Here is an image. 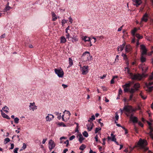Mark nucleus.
<instances>
[{"instance_id":"1","label":"nucleus","mask_w":153,"mask_h":153,"mask_svg":"<svg viewBox=\"0 0 153 153\" xmlns=\"http://www.w3.org/2000/svg\"><path fill=\"white\" fill-rule=\"evenodd\" d=\"M126 72L129 74L131 78L134 80H140L142 78V75L139 74H133L132 73L130 72V70L128 67L125 68Z\"/></svg>"},{"instance_id":"2","label":"nucleus","mask_w":153,"mask_h":153,"mask_svg":"<svg viewBox=\"0 0 153 153\" xmlns=\"http://www.w3.org/2000/svg\"><path fill=\"white\" fill-rule=\"evenodd\" d=\"M147 145V142L146 140H143L140 138L137 144L136 145V147H139L141 149H143L145 151H147L148 148L145 147V146Z\"/></svg>"},{"instance_id":"3","label":"nucleus","mask_w":153,"mask_h":153,"mask_svg":"<svg viewBox=\"0 0 153 153\" xmlns=\"http://www.w3.org/2000/svg\"><path fill=\"white\" fill-rule=\"evenodd\" d=\"M131 83L129 82V83H126L122 86L123 88H124V91L125 92H129L131 94H133L136 91L134 89L131 88L130 89L129 88L131 85Z\"/></svg>"},{"instance_id":"4","label":"nucleus","mask_w":153,"mask_h":153,"mask_svg":"<svg viewBox=\"0 0 153 153\" xmlns=\"http://www.w3.org/2000/svg\"><path fill=\"white\" fill-rule=\"evenodd\" d=\"M123 110L126 112L125 114L128 116L129 114L133 112H135L137 110V108H133V107L130 105H125L123 107Z\"/></svg>"},{"instance_id":"5","label":"nucleus","mask_w":153,"mask_h":153,"mask_svg":"<svg viewBox=\"0 0 153 153\" xmlns=\"http://www.w3.org/2000/svg\"><path fill=\"white\" fill-rule=\"evenodd\" d=\"M55 73L57 74L59 77H62L64 75V72L62 69L60 68V69L55 68L54 69Z\"/></svg>"},{"instance_id":"6","label":"nucleus","mask_w":153,"mask_h":153,"mask_svg":"<svg viewBox=\"0 0 153 153\" xmlns=\"http://www.w3.org/2000/svg\"><path fill=\"white\" fill-rule=\"evenodd\" d=\"M90 56V53L85 51L83 54L82 58L84 61H86L89 60Z\"/></svg>"},{"instance_id":"7","label":"nucleus","mask_w":153,"mask_h":153,"mask_svg":"<svg viewBox=\"0 0 153 153\" xmlns=\"http://www.w3.org/2000/svg\"><path fill=\"white\" fill-rule=\"evenodd\" d=\"M82 72V74L83 75L86 74L88 72V66H84L82 67V68L81 69Z\"/></svg>"},{"instance_id":"8","label":"nucleus","mask_w":153,"mask_h":153,"mask_svg":"<svg viewBox=\"0 0 153 153\" xmlns=\"http://www.w3.org/2000/svg\"><path fill=\"white\" fill-rule=\"evenodd\" d=\"M147 123L149 126V128L150 130V135L152 138L153 139V133H152V132H153V128L152 126V123L148 121H147Z\"/></svg>"},{"instance_id":"9","label":"nucleus","mask_w":153,"mask_h":153,"mask_svg":"<svg viewBox=\"0 0 153 153\" xmlns=\"http://www.w3.org/2000/svg\"><path fill=\"white\" fill-rule=\"evenodd\" d=\"M49 144L50 145L49 146V149L50 151L54 148L55 147V144L54 142L52 140H50L49 142Z\"/></svg>"},{"instance_id":"10","label":"nucleus","mask_w":153,"mask_h":153,"mask_svg":"<svg viewBox=\"0 0 153 153\" xmlns=\"http://www.w3.org/2000/svg\"><path fill=\"white\" fill-rule=\"evenodd\" d=\"M139 67L140 68H141L142 71L144 72H146L148 69V67L145 66V64H141L139 66Z\"/></svg>"},{"instance_id":"11","label":"nucleus","mask_w":153,"mask_h":153,"mask_svg":"<svg viewBox=\"0 0 153 153\" xmlns=\"http://www.w3.org/2000/svg\"><path fill=\"white\" fill-rule=\"evenodd\" d=\"M140 48L142 50V54H146L147 53V50L145 46L143 45H140Z\"/></svg>"},{"instance_id":"12","label":"nucleus","mask_w":153,"mask_h":153,"mask_svg":"<svg viewBox=\"0 0 153 153\" xmlns=\"http://www.w3.org/2000/svg\"><path fill=\"white\" fill-rule=\"evenodd\" d=\"M90 123H88L87 124L86 126L87 127V128L88 131H90L92 129L93 126H94V124L92 122H90Z\"/></svg>"},{"instance_id":"13","label":"nucleus","mask_w":153,"mask_h":153,"mask_svg":"<svg viewBox=\"0 0 153 153\" xmlns=\"http://www.w3.org/2000/svg\"><path fill=\"white\" fill-rule=\"evenodd\" d=\"M148 14L146 13L143 16L141 19L142 21H144L146 22L148 20Z\"/></svg>"},{"instance_id":"14","label":"nucleus","mask_w":153,"mask_h":153,"mask_svg":"<svg viewBox=\"0 0 153 153\" xmlns=\"http://www.w3.org/2000/svg\"><path fill=\"white\" fill-rule=\"evenodd\" d=\"M130 119L134 123H137L138 122L137 118L136 117H133V115L131 116Z\"/></svg>"},{"instance_id":"15","label":"nucleus","mask_w":153,"mask_h":153,"mask_svg":"<svg viewBox=\"0 0 153 153\" xmlns=\"http://www.w3.org/2000/svg\"><path fill=\"white\" fill-rule=\"evenodd\" d=\"M77 137H79V140L80 143H82L83 140L85 139V138L83 137L82 135L81 134V133H80L78 134Z\"/></svg>"},{"instance_id":"16","label":"nucleus","mask_w":153,"mask_h":153,"mask_svg":"<svg viewBox=\"0 0 153 153\" xmlns=\"http://www.w3.org/2000/svg\"><path fill=\"white\" fill-rule=\"evenodd\" d=\"M133 1V4L136 5L137 7L138 6L142 3L141 0H134Z\"/></svg>"},{"instance_id":"17","label":"nucleus","mask_w":153,"mask_h":153,"mask_svg":"<svg viewBox=\"0 0 153 153\" xmlns=\"http://www.w3.org/2000/svg\"><path fill=\"white\" fill-rule=\"evenodd\" d=\"M54 117V116L53 115L51 114H48V116L46 117V119L47 121H50L52 120Z\"/></svg>"},{"instance_id":"18","label":"nucleus","mask_w":153,"mask_h":153,"mask_svg":"<svg viewBox=\"0 0 153 153\" xmlns=\"http://www.w3.org/2000/svg\"><path fill=\"white\" fill-rule=\"evenodd\" d=\"M30 107V108H31L30 109H32L33 110H34L35 109H36L37 108H35V107H36V106L35 105V103H30V105L29 106Z\"/></svg>"},{"instance_id":"19","label":"nucleus","mask_w":153,"mask_h":153,"mask_svg":"<svg viewBox=\"0 0 153 153\" xmlns=\"http://www.w3.org/2000/svg\"><path fill=\"white\" fill-rule=\"evenodd\" d=\"M132 50V48L130 45H127L126 47L125 50L126 52H129Z\"/></svg>"},{"instance_id":"20","label":"nucleus","mask_w":153,"mask_h":153,"mask_svg":"<svg viewBox=\"0 0 153 153\" xmlns=\"http://www.w3.org/2000/svg\"><path fill=\"white\" fill-rule=\"evenodd\" d=\"M51 14L52 17V20L53 21H55L57 19L56 16L53 12L52 11L51 12Z\"/></svg>"},{"instance_id":"21","label":"nucleus","mask_w":153,"mask_h":153,"mask_svg":"<svg viewBox=\"0 0 153 153\" xmlns=\"http://www.w3.org/2000/svg\"><path fill=\"white\" fill-rule=\"evenodd\" d=\"M125 46V44L123 43L122 45L118 47V51H122L123 49Z\"/></svg>"},{"instance_id":"22","label":"nucleus","mask_w":153,"mask_h":153,"mask_svg":"<svg viewBox=\"0 0 153 153\" xmlns=\"http://www.w3.org/2000/svg\"><path fill=\"white\" fill-rule=\"evenodd\" d=\"M137 30V29L136 27H134V29L131 30V33L132 35L133 36H135V33Z\"/></svg>"},{"instance_id":"23","label":"nucleus","mask_w":153,"mask_h":153,"mask_svg":"<svg viewBox=\"0 0 153 153\" xmlns=\"http://www.w3.org/2000/svg\"><path fill=\"white\" fill-rule=\"evenodd\" d=\"M140 84L139 83H135L134 85V88L136 91L138 90V89L140 87Z\"/></svg>"},{"instance_id":"24","label":"nucleus","mask_w":153,"mask_h":153,"mask_svg":"<svg viewBox=\"0 0 153 153\" xmlns=\"http://www.w3.org/2000/svg\"><path fill=\"white\" fill-rule=\"evenodd\" d=\"M66 41V40L64 36H63L61 37V43H65Z\"/></svg>"},{"instance_id":"25","label":"nucleus","mask_w":153,"mask_h":153,"mask_svg":"<svg viewBox=\"0 0 153 153\" xmlns=\"http://www.w3.org/2000/svg\"><path fill=\"white\" fill-rule=\"evenodd\" d=\"M82 39L85 42L90 41V38L88 37L85 36L82 38Z\"/></svg>"},{"instance_id":"26","label":"nucleus","mask_w":153,"mask_h":153,"mask_svg":"<svg viewBox=\"0 0 153 153\" xmlns=\"http://www.w3.org/2000/svg\"><path fill=\"white\" fill-rule=\"evenodd\" d=\"M111 135L112 137V138L111 139V140L112 141H113L114 142H115L116 141V138H115V135H114V134L112 133H111Z\"/></svg>"},{"instance_id":"27","label":"nucleus","mask_w":153,"mask_h":153,"mask_svg":"<svg viewBox=\"0 0 153 153\" xmlns=\"http://www.w3.org/2000/svg\"><path fill=\"white\" fill-rule=\"evenodd\" d=\"M12 7H10L9 6L7 7H5L4 8V12H7L9 10H10V9H12Z\"/></svg>"},{"instance_id":"28","label":"nucleus","mask_w":153,"mask_h":153,"mask_svg":"<svg viewBox=\"0 0 153 153\" xmlns=\"http://www.w3.org/2000/svg\"><path fill=\"white\" fill-rule=\"evenodd\" d=\"M9 108L8 107L6 106L3 107L2 108V110H3L4 111H5L6 113H7L8 112V111L7 110Z\"/></svg>"},{"instance_id":"29","label":"nucleus","mask_w":153,"mask_h":153,"mask_svg":"<svg viewBox=\"0 0 153 153\" xmlns=\"http://www.w3.org/2000/svg\"><path fill=\"white\" fill-rule=\"evenodd\" d=\"M135 36L137 38H138V39H141L143 38V36H140L139 33L136 34Z\"/></svg>"},{"instance_id":"30","label":"nucleus","mask_w":153,"mask_h":153,"mask_svg":"<svg viewBox=\"0 0 153 153\" xmlns=\"http://www.w3.org/2000/svg\"><path fill=\"white\" fill-rule=\"evenodd\" d=\"M85 148V146L83 144H82L80 147L79 149L81 150H83Z\"/></svg>"},{"instance_id":"31","label":"nucleus","mask_w":153,"mask_h":153,"mask_svg":"<svg viewBox=\"0 0 153 153\" xmlns=\"http://www.w3.org/2000/svg\"><path fill=\"white\" fill-rule=\"evenodd\" d=\"M140 60L142 62H144L146 61V58L144 57L143 56H142L141 57Z\"/></svg>"},{"instance_id":"32","label":"nucleus","mask_w":153,"mask_h":153,"mask_svg":"<svg viewBox=\"0 0 153 153\" xmlns=\"http://www.w3.org/2000/svg\"><path fill=\"white\" fill-rule=\"evenodd\" d=\"M82 134L84 137H88V133L86 131H84V132Z\"/></svg>"},{"instance_id":"33","label":"nucleus","mask_w":153,"mask_h":153,"mask_svg":"<svg viewBox=\"0 0 153 153\" xmlns=\"http://www.w3.org/2000/svg\"><path fill=\"white\" fill-rule=\"evenodd\" d=\"M69 66H71L72 65L73 63V61H72V59H71L70 58H69Z\"/></svg>"},{"instance_id":"34","label":"nucleus","mask_w":153,"mask_h":153,"mask_svg":"<svg viewBox=\"0 0 153 153\" xmlns=\"http://www.w3.org/2000/svg\"><path fill=\"white\" fill-rule=\"evenodd\" d=\"M95 119V117L94 115H92L91 117L90 118V120H88L89 122H90L91 120L92 121L93 120Z\"/></svg>"},{"instance_id":"35","label":"nucleus","mask_w":153,"mask_h":153,"mask_svg":"<svg viewBox=\"0 0 153 153\" xmlns=\"http://www.w3.org/2000/svg\"><path fill=\"white\" fill-rule=\"evenodd\" d=\"M68 21V20H66L65 19H63L62 21V25L63 26H64V25L65 23H67Z\"/></svg>"},{"instance_id":"36","label":"nucleus","mask_w":153,"mask_h":153,"mask_svg":"<svg viewBox=\"0 0 153 153\" xmlns=\"http://www.w3.org/2000/svg\"><path fill=\"white\" fill-rule=\"evenodd\" d=\"M65 33H66V38L69 39V37H70V34L68 33V31H66Z\"/></svg>"},{"instance_id":"37","label":"nucleus","mask_w":153,"mask_h":153,"mask_svg":"<svg viewBox=\"0 0 153 153\" xmlns=\"http://www.w3.org/2000/svg\"><path fill=\"white\" fill-rule=\"evenodd\" d=\"M19 119L18 117H16L14 119V122L16 124H17L19 122Z\"/></svg>"},{"instance_id":"38","label":"nucleus","mask_w":153,"mask_h":153,"mask_svg":"<svg viewBox=\"0 0 153 153\" xmlns=\"http://www.w3.org/2000/svg\"><path fill=\"white\" fill-rule=\"evenodd\" d=\"M101 128H96L95 131V134L97 133L99 131L101 130Z\"/></svg>"},{"instance_id":"39","label":"nucleus","mask_w":153,"mask_h":153,"mask_svg":"<svg viewBox=\"0 0 153 153\" xmlns=\"http://www.w3.org/2000/svg\"><path fill=\"white\" fill-rule=\"evenodd\" d=\"M67 138L66 137H62L60 138V143H62L63 142V141L62 140L63 139H66Z\"/></svg>"},{"instance_id":"40","label":"nucleus","mask_w":153,"mask_h":153,"mask_svg":"<svg viewBox=\"0 0 153 153\" xmlns=\"http://www.w3.org/2000/svg\"><path fill=\"white\" fill-rule=\"evenodd\" d=\"M1 115L4 118H5V117H6V116L7 115L5 113H4V112H3L2 111V110H1Z\"/></svg>"},{"instance_id":"41","label":"nucleus","mask_w":153,"mask_h":153,"mask_svg":"<svg viewBox=\"0 0 153 153\" xmlns=\"http://www.w3.org/2000/svg\"><path fill=\"white\" fill-rule=\"evenodd\" d=\"M78 40L77 39L76 37H74L72 38V42H76Z\"/></svg>"},{"instance_id":"42","label":"nucleus","mask_w":153,"mask_h":153,"mask_svg":"<svg viewBox=\"0 0 153 153\" xmlns=\"http://www.w3.org/2000/svg\"><path fill=\"white\" fill-rule=\"evenodd\" d=\"M95 140H96V141L97 142H99L100 143H101V141L100 140H98V135L97 134L96 135V136H95Z\"/></svg>"},{"instance_id":"43","label":"nucleus","mask_w":153,"mask_h":153,"mask_svg":"<svg viewBox=\"0 0 153 153\" xmlns=\"http://www.w3.org/2000/svg\"><path fill=\"white\" fill-rule=\"evenodd\" d=\"M64 144H66V147L68 146L69 144V140H67L66 141L64 142Z\"/></svg>"},{"instance_id":"44","label":"nucleus","mask_w":153,"mask_h":153,"mask_svg":"<svg viewBox=\"0 0 153 153\" xmlns=\"http://www.w3.org/2000/svg\"><path fill=\"white\" fill-rule=\"evenodd\" d=\"M140 95L141 97L142 98H143V100H145L146 98V96H144L142 94V93H141L140 94Z\"/></svg>"},{"instance_id":"45","label":"nucleus","mask_w":153,"mask_h":153,"mask_svg":"<svg viewBox=\"0 0 153 153\" xmlns=\"http://www.w3.org/2000/svg\"><path fill=\"white\" fill-rule=\"evenodd\" d=\"M133 94H131L129 98L128 99V101H131L133 98Z\"/></svg>"},{"instance_id":"46","label":"nucleus","mask_w":153,"mask_h":153,"mask_svg":"<svg viewBox=\"0 0 153 153\" xmlns=\"http://www.w3.org/2000/svg\"><path fill=\"white\" fill-rule=\"evenodd\" d=\"M123 91L120 88L119 90L118 95H121L122 94Z\"/></svg>"},{"instance_id":"47","label":"nucleus","mask_w":153,"mask_h":153,"mask_svg":"<svg viewBox=\"0 0 153 153\" xmlns=\"http://www.w3.org/2000/svg\"><path fill=\"white\" fill-rule=\"evenodd\" d=\"M4 141L6 142L5 144H6L10 141V140L9 138H7L4 139Z\"/></svg>"},{"instance_id":"48","label":"nucleus","mask_w":153,"mask_h":153,"mask_svg":"<svg viewBox=\"0 0 153 153\" xmlns=\"http://www.w3.org/2000/svg\"><path fill=\"white\" fill-rule=\"evenodd\" d=\"M153 88V86L148 87V91L149 92H151Z\"/></svg>"},{"instance_id":"49","label":"nucleus","mask_w":153,"mask_h":153,"mask_svg":"<svg viewBox=\"0 0 153 153\" xmlns=\"http://www.w3.org/2000/svg\"><path fill=\"white\" fill-rule=\"evenodd\" d=\"M75 137V136L74 135H72V136H71V137H70L69 140H73V139H74Z\"/></svg>"},{"instance_id":"50","label":"nucleus","mask_w":153,"mask_h":153,"mask_svg":"<svg viewBox=\"0 0 153 153\" xmlns=\"http://www.w3.org/2000/svg\"><path fill=\"white\" fill-rule=\"evenodd\" d=\"M26 146H27L26 144L24 143L23 144V146L22 148L23 149H25L26 148Z\"/></svg>"},{"instance_id":"51","label":"nucleus","mask_w":153,"mask_h":153,"mask_svg":"<svg viewBox=\"0 0 153 153\" xmlns=\"http://www.w3.org/2000/svg\"><path fill=\"white\" fill-rule=\"evenodd\" d=\"M19 149L18 148H16L14 149V153H18L17 151Z\"/></svg>"},{"instance_id":"52","label":"nucleus","mask_w":153,"mask_h":153,"mask_svg":"<svg viewBox=\"0 0 153 153\" xmlns=\"http://www.w3.org/2000/svg\"><path fill=\"white\" fill-rule=\"evenodd\" d=\"M101 120V119H100L99 120V121H98L99 122V123L100 124L101 126H103V123H101V122H100V121Z\"/></svg>"},{"instance_id":"53","label":"nucleus","mask_w":153,"mask_h":153,"mask_svg":"<svg viewBox=\"0 0 153 153\" xmlns=\"http://www.w3.org/2000/svg\"><path fill=\"white\" fill-rule=\"evenodd\" d=\"M138 124L141 127H143V124L141 122H138Z\"/></svg>"},{"instance_id":"54","label":"nucleus","mask_w":153,"mask_h":153,"mask_svg":"<svg viewBox=\"0 0 153 153\" xmlns=\"http://www.w3.org/2000/svg\"><path fill=\"white\" fill-rule=\"evenodd\" d=\"M6 36L5 34V33L4 34H3L1 35L0 36V38L1 39H3Z\"/></svg>"},{"instance_id":"55","label":"nucleus","mask_w":153,"mask_h":153,"mask_svg":"<svg viewBox=\"0 0 153 153\" xmlns=\"http://www.w3.org/2000/svg\"><path fill=\"white\" fill-rule=\"evenodd\" d=\"M14 147V144L13 143H12L11 144V147L10 149H13Z\"/></svg>"},{"instance_id":"56","label":"nucleus","mask_w":153,"mask_h":153,"mask_svg":"<svg viewBox=\"0 0 153 153\" xmlns=\"http://www.w3.org/2000/svg\"><path fill=\"white\" fill-rule=\"evenodd\" d=\"M62 86L64 88H65L68 87L67 85H65L64 84H62Z\"/></svg>"},{"instance_id":"57","label":"nucleus","mask_w":153,"mask_h":153,"mask_svg":"<svg viewBox=\"0 0 153 153\" xmlns=\"http://www.w3.org/2000/svg\"><path fill=\"white\" fill-rule=\"evenodd\" d=\"M69 20V22H70V23L71 24L72 22V21H73V19H72V18L70 17H69V18H68Z\"/></svg>"},{"instance_id":"58","label":"nucleus","mask_w":153,"mask_h":153,"mask_svg":"<svg viewBox=\"0 0 153 153\" xmlns=\"http://www.w3.org/2000/svg\"><path fill=\"white\" fill-rule=\"evenodd\" d=\"M35 142L36 143H39L40 142V140H39L38 139H36L35 140Z\"/></svg>"},{"instance_id":"59","label":"nucleus","mask_w":153,"mask_h":153,"mask_svg":"<svg viewBox=\"0 0 153 153\" xmlns=\"http://www.w3.org/2000/svg\"><path fill=\"white\" fill-rule=\"evenodd\" d=\"M119 116L118 115V114H116V116H115V119H116V120H117V121L119 119Z\"/></svg>"},{"instance_id":"60","label":"nucleus","mask_w":153,"mask_h":153,"mask_svg":"<svg viewBox=\"0 0 153 153\" xmlns=\"http://www.w3.org/2000/svg\"><path fill=\"white\" fill-rule=\"evenodd\" d=\"M114 78H112L111 81V83L113 84L114 83Z\"/></svg>"},{"instance_id":"61","label":"nucleus","mask_w":153,"mask_h":153,"mask_svg":"<svg viewBox=\"0 0 153 153\" xmlns=\"http://www.w3.org/2000/svg\"><path fill=\"white\" fill-rule=\"evenodd\" d=\"M77 126L76 127L75 132H78V123H77Z\"/></svg>"},{"instance_id":"62","label":"nucleus","mask_w":153,"mask_h":153,"mask_svg":"<svg viewBox=\"0 0 153 153\" xmlns=\"http://www.w3.org/2000/svg\"><path fill=\"white\" fill-rule=\"evenodd\" d=\"M106 140V139L105 138H103L102 139L103 140V143H102V144L103 145H105V140Z\"/></svg>"},{"instance_id":"63","label":"nucleus","mask_w":153,"mask_h":153,"mask_svg":"<svg viewBox=\"0 0 153 153\" xmlns=\"http://www.w3.org/2000/svg\"><path fill=\"white\" fill-rule=\"evenodd\" d=\"M153 79V76L152 75H150L149 77V80H152Z\"/></svg>"},{"instance_id":"64","label":"nucleus","mask_w":153,"mask_h":153,"mask_svg":"<svg viewBox=\"0 0 153 153\" xmlns=\"http://www.w3.org/2000/svg\"><path fill=\"white\" fill-rule=\"evenodd\" d=\"M89 153H96L95 152H93L91 149H90Z\"/></svg>"}]
</instances>
